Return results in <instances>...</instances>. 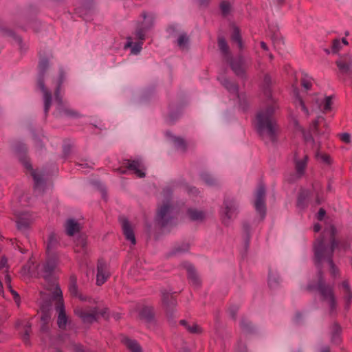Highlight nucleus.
I'll use <instances>...</instances> for the list:
<instances>
[{
  "instance_id": "7c9ffc66",
  "label": "nucleus",
  "mask_w": 352,
  "mask_h": 352,
  "mask_svg": "<svg viewBox=\"0 0 352 352\" xmlns=\"http://www.w3.org/2000/svg\"><path fill=\"white\" fill-rule=\"evenodd\" d=\"M122 342L131 352H142L141 346L136 340L124 338Z\"/></svg>"
},
{
  "instance_id": "ea45409f",
  "label": "nucleus",
  "mask_w": 352,
  "mask_h": 352,
  "mask_svg": "<svg viewBox=\"0 0 352 352\" xmlns=\"http://www.w3.org/2000/svg\"><path fill=\"white\" fill-rule=\"evenodd\" d=\"M190 249V245L187 243H182L181 245L175 246L171 254H176L178 253H184L188 252Z\"/></svg>"
},
{
  "instance_id": "a18cd8bd",
  "label": "nucleus",
  "mask_w": 352,
  "mask_h": 352,
  "mask_svg": "<svg viewBox=\"0 0 352 352\" xmlns=\"http://www.w3.org/2000/svg\"><path fill=\"white\" fill-rule=\"evenodd\" d=\"M16 226L19 230H25L30 226V221L25 219H19L16 221Z\"/></svg>"
},
{
  "instance_id": "0eeeda50",
  "label": "nucleus",
  "mask_w": 352,
  "mask_h": 352,
  "mask_svg": "<svg viewBox=\"0 0 352 352\" xmlns=\"http://www.w3.org/2000/svg\"><path fill=\"white\" fill-rule=\"evenodd\" d=\"M173 208L169 203H164L157 211L156 222L161 228L173 225L174 217L171 215Z\"/></svg>"
},
{
  "instance_id": "20e7f679",
  "label": "nucleus",
  "mask_w": 352,
  "mask_h": 352,
  "mask_svg": "<svg viewBox=\"0 0 352 352\" xmlns=\"http://www.w3.org/2000/svg\"><path fill=\"white\" fill-rule=\"evenodd\" d=\"M50 58L42 56L39 52V61L38 64V78L36 81L37 87L43 94L44 99V111L47 116L52 105V96L51 91L45 87V75L49 68Z\"/></svg>"
},
{
  "instance_id": "aec40b11",
  "label": "nucleus",
  "mask_w": 352,
  "mask_h": 352,
  "mask_svg": "<svg viewBox=\"0 0 352 352\" xmlns=\"http://www.w3.org/2000/svg\"><path fill=\"white\" fill-rule=\"evenodd\" d=\"M65 228L66 234L70 236H74L81 230L80 223L73 219L67 220L65 223Z\"/></svg>"
},
{
  "instance_id": "72a5a7b5",
  "label": "nucleus",
  "mask_w": 352,
  "mask_h": 352,
  "mask_svg": "<svg viewBox=\"0 0 352 352\" xmlns=\"http://www.w3.org/2000/svg\"><path fill=\"white\" fill-rule=\"evenodd\" d=\"M187 213L190 219L192 221H202L205 218V213L201 210L189 208Z\"/></svg>"
},
{
  "instance_id": "5fc2aeb1",
  "label": "nucleus",
  "mask_w": 352,
  "mask_h": 352,
  "mask_svg": "<svg viewBox=\"0 0 352 352\" xmlns=\"http://www.w3.org/2000/svg\"><path fill=\"white\" fill-rule=\"evenodd\" d=\"M90 351H87L84 348V346L80 344H74V352H89Z\"/></svg>"
},
{
  "instance_id": "412c9836",
  "label": "nucleus",
  "mask_w": 352,
  "mask_h": 352,
  "mask_svg": "<svg viewBox=\"0 0 352 352\" xmlns=\"http://www.w3.org/2000/svg\"><path fill=\"white\" fill-rule=\"evenodd\" d=\"M342 327L338 322H334L331 330V340L334 344L339 345L342 342Z\"/></svg>"
},
{
  "instance_id": "6e6552de",
  "label": "nucleus",
  "mask_w": 352,
  "mask_h": 352,
  "mask_svg": "<svg viewBox=\"0 0 352 352\" xmlns=\"http://www.w3.org/2000/svg\"><path fill=\"white\" fill-rule=\"evenodd\" d=\"M222 222L225 225L229 223V221L235 218L237 214V205L233 199L226 197L224 199L223 207L221 210Z\"/></svg>"
},
{
  "instance_id": "39448f33",
  "label": "nucleus",
  "mask_w": 352,
  "mask_h": 352,
  "mask_svg": "<svg viewBox=\"0 0 352 352\" xmlns=\"http://www.w3.org/2000/svg\"><path fill=\"white\" fill-rule=\"evenodd\" d=\"M317 289L321 296L322 300L326 302L329 307V314L337 315V300L332 285L327 284L323 278V272L320 271V276L317 283Z\"/></svg>"
},
{
  "instance_id": "864d4df0",
  "label": "nucleus",
  "mask_w": 352,
  "mask_h": 352,
  "mask_svg": "<svg viewBox=\"0 0 352 352\" xmlns=\"http://www.w3.org/2000/svg\"><path fill=\"white\" fill-rule=\"evenodd\" d=\"M51 302H43L41 307V313H43V311H47V312H51Z\"/></svg>"
},
{
  "instance_id": "3c124183",
  "label": "nucleus",
  "mask_w": 352,
  "mask_h": 352,
  "mask_svg": "<svg viewBox=\"0 0 352 352\" xmlns=\"http://www.w3.org/2000/svg\"><path fill=\"white\" fill-rule=\"evenodd\" d=\"M8 289L12 295L14 302L16 303L17 306L19 307V304H20V300H21L19 294L15 290H14L12 289V287H11V289Z\"/></svg>"
},
{
  "instance_id": "a19ab883",
  "label": "nucleus",
  "mask_w": 352,
  "mask_h": 352,
  "mask_svg": "<svg viewBox=\"0 0 352 352\" xmlns=\"http://www.w3.org/2000/svg\"><path fill=\"white\" fill-rule=\"evenodd\" d=\"M219 8L223 17H226L230 14V12L231 10V6L228 1H221L219 5Z\"/></svg>"
},
{
  "instance_id": "b1692460",
  "label": "nucleus",
  "mask_w": 352,
  "mask_h": 352,
  "mask_svg": "<svg viewBox=\"0 0 352 352\" xmlns=\"http://www.w3.org/2000/svg\"><path fill=\"white\" fill-rule=\"evenodd\" d=\"M309 197V192L307 190H301L297 197L296 206L301 209L307 208L308 206Z\"/></svg>"
},
{
  "instance_id": "4d7b16f0",
  "label": "nucleus",
  "mask_w": 352,
  "mask_h": 352,
  "mask_svg": "<svg viewBox=\"0 0 352 352\" xmlns=\"http://www.w3.org/2000/svg\"><path fill=\"white\" fill-rule=\"evenodd\" d=\"M54 296L57 298V302H58L59 300H62L63 301V295H62V292L60 290V289L59 287H56L54 292Z\"/></svg>"
},
{
  "instance_id": "bb28decb",
  "label": "nucleus",
  "mask_w": 352,
  "mask_h": 352,
  "mask_svg": "<svg viewBox=\"0 0 352 352\" xmlns=\"http://www.w3.org/2000/svg\"><path fill=\"white\" fill-rule=\"evenodd\" d=\"M68 289L72 296L78 297L82 300H85L81 295H78L77 277L75 275L70 276Z\"/></svg>"
},
{
  "instance_id": "9b49d317",
  "label": "nucleus",
  "mask_w": 352,
  "mask_h": 352,
  "mask_svg": "<svg viewBox=\"0 0 352 352\" xmlns=\"http://www.w3.org/2000/svg\"><path fill=\"white\" fill-rule=\"evenodd\" d=\"M162 302L168 318L172 317L173 309L177 305V300L173 294L165 289L161 290Z\"/></svg>"
},
{
  "instance_id": "5701e85b",
  "label": "nucleus",
  "mask_w": 352,
  "mask_h": 352,
  "mask_svg": "<svg viewBox=\"0 0 352 352\" xmlns=\"http://www.w3.org/2000/svg\"><path fill=\"white\" fill-rule=\"evenodd\" d=\"M186 270L189 283L195 287H199L201 285V280L196 272L195 267L192 265H189L187 266Z\"/></svg>"
},
{
  "instance_id": "f03ea898",
  "label": "nucleus",
  "mask_w": 352,
  "mask_h": 352,
  "mask_svg": "<svg viewBox=\"0 0 352 352\" xmlns=\"http://www.w3.org/2000/svg\"><path fill=\"white\" fill-rule=\"evenodd\" d=\"M330 246H327L324 241L323 235L320 236L314 243V263L318 268V274L322 270V263L323 261L328 263L330 267V274L336 278L340 275V271L336 266L333 261V252L336 250H346L347 243L336 239V228L331 225L329 230Z\"/></svg>"
},
{
  "instance_id": "603ef678",
  "label": "nucleus",
  "mask_w": 352,
  "mask_h": 352,
  "mask_svg": "<svg viewBox=\"0 0 352 352\" xmlns=\"http://www.w3.org/2000/svg\"><path fill=\"white\" fill-rule=\"evenodd\" d=\"M340 41L339 39H334L332 42V52L333 53H336L339 51L340 48Z\"/></svg>"
},
{
  "instance_id": "09e8293b",
  "label": "nucleus",
  "mask_w": 352,
  "mask_h": 352,
  "mask_svg": "<svg viewBox=\"0 0 352 352\" xmlns=\"http://www.w3.org/2000/svg\"><path fill=\"white\" fill-rule=\"evenodd\" d=\"M2 34L4 36L13 37L16 41H17L19 43H21V38L15 35L13 31L10 30L2 29Z\"/></svg>"
},
{
  "instance_id": "6e6d98bb",
  "label": "nucleus",
  "mask_w": 352,
  "mask_h": 352,
  "mask_svg": "<svg viewBox=\"0 0 352 352\" xmlns=\"http://www.w3.org/2000/svg\"><path fill=\"white\" fill-rule=\"evenodd\" d=\"M64 113L65 115L70 117H78L79 113L74 110L66 109L64 110Z\"/></svg>"
},
{
  "instance_id": "e2e57ef3",
  "label": "nucleus",
  "mask_w": 352,
  "mask_h": 352,
  "mask_svg": "<svg viewBox=\"0 0 352 352\" xmlns=\"http://www.w3.org/2000/svg\"><path fill=\"white\" fill-rule=\"evenodd\" d=\"M5 283H6V285L8 289H11V287H12V285H11V277H10V276L8 274H7L6 275Z\"/></svg>"
},
{
  "instance_id": "bf43d9fd",
  "label": "nucleus",
  "mask_w": 352,
  "mask_h": 352,
  "mask_svg": "<svg viewBox=\"0 0 352 352\" xmlns=\"http://www.w3.org/2000/svg\"><path fill=\"white\" fill-rule=\"evenodd\" d=\"M350 135L347 133L340 134V140L345 143H349L350 142Z\"/></svg>"
},
{
  "instance_id": "0e129e2a",
  "label": "nucleus",
  "mask_w": 352,
  "mask_h": 352,
  "mask_svg": "<svg viewBox=\"0 0 352 352\" xmlns=\"http://www.w3.org/2000/svg\"><path fill=\"white\" fill-rule=\"evenodd\" d=\"M320 158L322 159V160L324 162H325L327 164H330L331 163V157L327 154H322V155H321Z\"/></svg>"
},
{
  "instance_id": "4c0bfd02",
  "label": "nucleus",
  "mask_w": 352,
  "mask_h": 352,
  "mask_svg": "<svg viewBox=\"0 0 352 352\" xmlns=\"http://www.w3.org/2000/svg\"><path fill=\"white\" fill-rule=\"evenodd\" d=\"M31 331V324L29 322H27L24 325V332L22 336V339L26 345L30 344V334Z\"/></svg>"
},
{
  "instance_id": "f704fd0d",
  "label": "nucleus",
  "mask_w": 352,
  "mask_h": 352,
  "mask_svg": "<svg viewBox=\"0 0 352 352\" xmlns=\"http://www.w3.org/2000/svg\"><path fill=\"white\" fill-rule=\"evenodd\" d=\"M264 82L266 84V87L264 89L263 93L267 98V102H269L270 100H274L272 98V90L270 87V77L269 75L265 76Z\"/></svg>"
},
{
  "instance_id": "6ab92c4d",
  "label": "nucleus",
  "mask_w": 352,
  "mask_h": 352,
  "mask_svg": "<svg viewBox=\"0 0 352 352\" xmlns=\"http://www.w3.org/2000/svg\"><path fill=\"white\" fill-rule=\"evenodd\" d=\"M59 245V240L58 236L55 233H51L47 239L46 245V253L47 255L56 254L54 250Z\"/></svg>"
},
{
  "instance_id": "58836bf2",
  "label": "nucleus",
  "mask_w": 352,
  "mask_h": 352,
  "mask_svg": "<svg viewBox=\"0 0 352 352\" xmlns=\"http://www.w3.org/2000/svg\"><path fill=\"white\" fill-rule=\"evenodd\" d=\"M189 42V37L186 34H181L177 41V45L180 49H184Z\"/></svg>"
},
{
  "instance_id": "e433bc0d",
  "label": "nucleus",
  "mask_w": 352,
  "mask_h": 352,
  "mask_svg": "<svg viewBox=\"0 0 352 352\" xmlns=\"http://www.w3.org/2000/svg\"><path fill=\"white\" fill-rule=\"evenodd\" d=\"M51 319V312L43 311V313L41 314V320L43 322L41 329L42 331H47V324L49 323Z\"/></svg>"
},
{
  "instance_id": "4468645a",
  "label": "nucleus",
  "mask_w": 352,
  "mask_h": 352,
  "mask_svg": "<svg viewBox=\"0 0 352 352\" xmlns=\"http://www.w3.org/2000/svg\"><path fill=\"white\" fill-rule=\"evenodd\" d=\"M109 272L107 269V266L103 259H98L97 264V277L96 284L97 285H103L107 278L109 277Z\"/></svg>"
},
{
  "instance_id": "c03bdc74",
  "label": "nucleus",
  "mask_w": 352,
  "mask_h": 352,
  "mask_svg": "<svg viewBox=\"0 0 352 352\" xmlns=\"http://www.w3.org/2000/svg\"><path fill=\"white\" fill-rule=\"evenodd\" d=\"M201 179L208 185L212 186L215 184V179L208 173L201 174Z\"/></svg>"
},
{
  "instance_id": "a211bd4d",
  "label": "nucleus",
  "mask_w": 352,
  "mask_h": 352,
  "mask_svg": "<svg viewBox=\"0 0 352 352\" xmlns=\"http://www.w3.org/2000/svg\"><path fill=\"white\" fill-rule=\"evenodd\" d=\"M140 319L147 322H151L155 320V310L152 306H143L139 311Z\"/></svg>"
},
{
  "instance_id": "9d476101",
  "label": "nucleus",
  "mask_w": 352,
  "mask_h": 352,
  "mask_svg": "<svg viewBox=\"0 0 352 352\" xmlns=\"http://www.w3.org/2000/svg\"><path fill=\"white\" fill-rule=\"evenodd\" d=\"M336 65L338 68L339 76L344 78H352V57L349 54L340 56L336 61Z\"/></svg>"
},
{
  "instance_id": "774afa93",
  "label": "nucleus",
  "mask_w": 352,
  "mask_h": 352,
  "mask_svg": "<svg viewBox=\"0 0 352 352\" xmlns=\"http://www.w3.org/2000/svg\"><path fill=\"white\" fill-rule=\"evenodd\" d=\"M199 192L198 189L196 187H190L188 188V193L190 194H197Z\"/></svg>"
},
{
  "instance_id": "8fccbe9b",
  "label": "nucleus",
  "mask_w": 352,
  "mask_h": 352,
  "mask_svg": "<svg viewBox=\"0 0 352 352\" xmlns=\"http://www.w3.org/2000/svg\"><path fill=\"white\" fill-rule=\"evenodd\" d=\"M135 35L140 41H144L145 40V30L142 28H139L135 30Z\"/></svg>"
},
{
  "instance_id": "13d9d810",
  "label": "nucleus",
  "mask_w": 352,
  "mask_h": 352,
  "mask_svg": "<svg viewBox=\"0 0 352 352\" xmlns=\"http://www.w3.org/2000/svg\"><path fill=\"white\" fill-rule=\"evenodd\" d=\"M298 102H299V104H300V106L301 107L302 111H303L305 113V114L307 116H308L309 115V110L307 108V107L305 106V104L302 98H298Z\"/></svg>"
},
{
  "instance_id": "1a4fd4ad",
  "label": "nucleus",
  "mask_w": 352,
  "mask_h": 352,
  "mask_svg": "<svg viewBox=\"0 0 352 352\" xmlns=\"http://www.w3.org/2000/svg\"><path fill=\"white\" fill-rule=\"evenodd\" d=\"M265 187L262 183L259 184L255 193L254 207L263 220L266 215Z\"/></svg>"
},
{
  "instance_id": "f257e3e1",
  "label": "nucleus",
  "mask_w": 352,
  "mask_h": 352,
  "mask_svg": "<svg viewBox=\"0 0 352 352\" xmlns=\"http://www.w3.org/2000/svg\"><path fill=\"white\" fill-rule=\"evenodd\" d=\"M278 105L275 100H270L266 106L256 113L254 121V129L259 138L265 144L276 143L280 133V126L276 118Z\"/></svg>"
},
{
  "instance_id": "680f3d73",
  "label": "nucleus",
  "mask_w": 352,
  "mask_h": 352,
  "mask_svg": "<svg viewBox=\"0 0 352 352\" xmlns=\"http://www.w3.org/2000/svg\"><path fill=\"white\" fill-rule=\"evenodd\" d=\"M243 228L244 232L247 234L248 237H250V226L248 223H244L243 224Z\"/></svg>"
},
{
  "instance_id": "de8ad7c7",
  "label": "nucleus",
  "mask_w": 352,
  "mask_h": 352,
  "mask_svg": "<svg viewBox=\"0 0 352 352\" xmlns=\"http://www.w3.org/2000/svg\"><path fill=\"white\" fill-rule=\"evenodd\" d=\"M240 327L243 331L248 332L251 331L252 330L251 322L244 318L241 319L240 322Z\"/></svg>"
},
{
  "instance_id": "338daca9",
  "label": "nucleus",
  "mask_w": 352,
  "mask_h": 352,
  "mask_svg": "<svg viewBox=\"0 0 352 352\" xmlns=\"http://www.w3.org/2000/svg\"><path fill=\"white\" fill-rule=\"evenodd\" d=\"M321 228H322V227H321L320 224H319L318 223H315V224L314 225L313 230H314V232H320V231Z\"/></svg>"
},
{
  "instance_id": "f3484780",
  "label": "nucleus",
  "mask_w": 352,
  "mask_h": 352,
  "mask_svg": "<svg viewBox=\"0 0 352 352\" xmlns=\"http://www.w3.org/2000/svg\"><path fill=\"white\" fill-rule=\"evenodd\" d=\"M58 263L57 254L47 255V258L43 265V270L45 273L51 274L56 269Z\"/></svg>"
},
{
  "instance_id": "49530a36",
  "label": "nucleus",
  "mask_w": 352,
  "mask_h": 352,
  "mask_svg": "<svg viewBox=\"0 0 352 352\" xmlns=\"http://www.w3.org/2000/svg\"><path fill=\"white\" fill-rule=\"evenodd\" d=\"M239 310V306L236 305H231L228 309V312L230 317L234 320H236L237 313Z\"/></svg>"
},
{
  "instance_id": "4be33fe9",
  "label": "nucleus",
  "mask_w": 352,
  "mask_h": 352,
  "mask_svg": "<svg viewBox=\"0 0 352 352\" xmlns=\"http://www.w3.org/2000/svg\"><path fill=\"white\" fill-rule=\"evenodd\" d=\"M87 237L85 234H80L74 241V252L85 253L87 248Z\"/></svg>"
},
{
  "instance_id": "393cba45",
  "label": "nucleus",
  "mask_w": 352,
  "mask_h": 352,
  "mask_svg": "<svg viewBox=\"0 0 352 352\" xmlns=\"http://www.w3.org/2000/svg\"><path fill=\"white\" fill-rule=\"evenodd\" d=\"M22 163L23 164L25 168L31 170V175L33 177L34 181L35 186H38L42 182V177L40 175H38L34 170L32 169V164L29 162L27 158H21V159Z\"/></svg>"
},
{
  "instance_id": "052dcab7",
  "label": "nucleus",
  "mask_w": 352,
  "mask_h": 352,
  "mask_svg": "<svg viewBox=\"0 0 352 352\" xmlns=\"http://www.w3.org/2000/svg\"><path fill=\"white\" fill-rule=\"evenodd\" d=\"M325 214H326V211L323 208H320L318 212V214H317V219L319 220V221H322L324 216H325Z\"/></svg>"
},
{
  "instance_id": "c85d7f7f",
  "label": "nucleus",
  "mask_w": 352,
  "mask_h": 352,
  "mask_svg": "<svg viewBox=\"0 0 352 352\" xmlns=\"http://www.w3.org/2000/svg\"><path fill=\"white\" fill-rule=\"evenodd\" d=\"M230 39L232 43L237 44L238 48L240 51L243 50L244 45L241 35L240 29L238 27H234L233 28V32L231 34Z\"/></svg>"
},
{
  "instance_id": "ddd939ff",
  "label": "nucleus",
  "mask_w": 352,
  "mask_h": 352,
  "mask_svg": "<svg viewBox=\"0 0 352 352\" xmlns=\"http://www.w3.org/2000/svg\"><path fill=\"white\" fill-rule=\"evenodd\" d=\"M119 221L122 225V232L125 239L129 241L132 245H135L136 239L134 231L128 219L124 217H120Z\"/></svg>"
},
{
  "instance_id": "473e14b6",
  "label": "nucleus",
  "mask_w": 352,
  "mask_h": 352,
  "mask_svg": "<svg viewBox=\"0 0 352 352\" xmlns=\"http://www.w3.org/2000/svg\"><path fill=\"white\" fill-rule=\"evenodd\" d=\"M64 80H65L64 72L63 71H60V74H59V78H58V80L57 82V85H56V89L54 91L55 99L58 104H61V102H62V98L60 95V87H61L62 84L63 83Z\"/></svg>"
},
{
  "instance_id": "dca6fc26",
  "label": "nucleus",
  "mask_w": 352,
  "mask_h": 352,
  "mask_svg": "<svg viewBox=\"0 0 352 352\" xmlns=\"http://www.w3.org/2000/svg\"><path fill=\"white\" fill-rule=\"evenodd\" d=\"M340 286L342 289V298L344 302V308L346 310H349L352 302V290L349 285V281L344 280L342 282Z\"/></svg>"
},
{
  "instance_id": "a878e982",
  "label": "nucleus",
  "mask_w": 352,
  "mask_h": 352,
  "mask_svg": "<svg viewBox=\"0 0 352 352\" xmlns=\"http://www.w3.org/2000/svg\"><path fill=\"white\" fill-rule=\"evenodd\" d=\"M221 83L230 93L234 94L237 98H239V87L236 82L223 78L221 80Z\"/></svg>"
},
{
  "instance_id": "37998d69",
  "label": "nucleus",
  "mask_w": 352,
  "mask_h": 352,
  "mask_svg": "<svg viewBox=\"0 0 352 352\" xmlns=\"http://www.w3.org/2000/svg\"><path fill=\"white\" fill-rule=\"evenodd\" d=\"M142 41L133 43L132 42H128L126 44L127 47H131V52L134 54H138L142 50Z\"/></svg>"
},
{
  "instance_id": "2eb2a0df",
  "label": "nucleus",
  "mask_w": 352,
  "mask_h": 352,
  "mask_svg": "<svg viewBox=\"0 0 352 352\" xmlns=\"http://www.w3.org/2000/svg\"><path fill=\"white\" fill-rule=\"evenodd\" d=\"M56 310L58 313L57 324L60 329L66 328L68 318L65 313L64 302L62 300L56 303Z\"/></svg>"
},
{
  "instance_id": "7ed1b4c3",
  "label": "nucleus",
  "mask_w": 352,
  "mask_h": 352,
  "mask_svg": "<svg viewBox=\"0 0 352 352\" xmlns=\"http://www.w3.org/2000/svg\"><path fill=\"white\" fill-rule=\"evenodd\" d=\"M218 47L222 54V56L230 65L233 72L239 77H245L247 64L244 56L239 54L233 57L231 54L230 47L223 36H218Z\"/></svg>"
},
{
  "instance_id": "79ce46f5",
  "label": "nucleus",
  "mask_w": 352,
  "mask_h": 352,
  "mask_svg": "<svg viewBox=\"0 0 352 352\" xmlns=\"http://www.w3.org/2000/svg\"><path fill=\"white\" fill-rule=\"evenodd\" d=\"M313 79L307 74H304L301 78V85L306 89L310 90L312 87Z\"/></svg>"
},
{
  "instance_id": "f8f14e48",
  "label": "nucleus",
  "mask_w": 352,
  "mask_h": 352,
  "mask_svg": "<svg viewBox=\"0 0 352 352\" xmlns=\"http://www.w3.org/2000/svg\"><path fill=\"white\" fill-rule=\"evenodd\" d=\"M124 164L126 169L133 171L134 174H135L137 177L140 178L145 177L146 175L144 171V166L141 160H124Z\"/></svg>"
},
{
  "instance_id": "423d86ee",
  "label": "nucleus",
  "mask_w": 352,
  "mask_h": 352,
  "mask_svg": "<svg viewBox=\"0 0 352 352\" xmlns=\"http://www.w3.org/2000/svg\"><path fill=\"white\" fill-rule=\"evenodd\" d=\"M109 309L104 308L99 309L97 307H76L74 314L79 317L84 323L92 324L98 321L101 316L104 319L109 318Z\"/></svg>"
},
{
  "instance_id": "c9c22d12",
  "label": "nucleus",
  "mask_w": 352,
  "mask_h": 352,
  "mask_svg": "<svg viewBox=\"0 0 352 352\" xmlns=\"http://www.w3.org/2000/svg\"><path fill=\"white\" fill-rule=\"evenodd\" d=\"M332 104V96H327L320 104V107L322 108L324 113H327L331 110Z\"/></svg>"
},
{
  "instance_id": "cd10ccee",
  "label": "nucleus",
  "mask_w": 352,
  "mask_h": 352,
  "mask_svg": "<svg viewBox=\"0 0 352 352\" xmlns=\"http://www.w3.org/2000/svg\"><path fill=\"white\" fill-rule=\"evenodd\" d=\"M175 148L183 153H186L188 149V143L185 139L179 136L170 135Z\"/></svg>"
},
{
  "instance_id": "2f4dec72",
  "label": "nucleus",
  "mask_w": 352,
  "mask_h": 352,
  "mask_svg": "<svg viewBox=\"0 0 352 352\" xmlns=\"http://www.w3.org/2000/svg\"><path fill=\"white\" fill-rule=\"evenodd\" d=\"M308 161V155H305L303 159L295 160V169L297 174L300 177L304 175Z\"/></svg>"
},
{
  "instance_id": "69168bd1",
  "label": "nucleus",
  "mask_w": 352,
  "mask_h": 352,
  "mask_svg": "<svg viewBox=\"0 0 352 352\" xmlns=\"http://www.w3.org/2000/svg\"><path fill=\"white\" fill-rule=\"evenodd\" d=\"M273 3L278 6V8L283 7L285 3L286 0H272Z\"/></svg>"
},
{
  "instance_id": "c756f323",
  "label": "nucleus",
  "mask_w": 352,
  "mask_h": 352,
  "mask_svg": "<svg viewBox=\"0 0 352 352\" xmlns=\"http://www.w3.org/2000/svg\"><path fill=\"white\" fill-rule=\"evenodd\" d=\"M179 324L184 327L185 329L190 333L193 334H200L202 333V329L197 324L193 322L192 324H190L186 320H181L179 321Z\"/></svg>"
}]
</instances>
